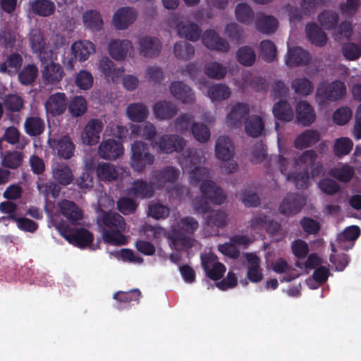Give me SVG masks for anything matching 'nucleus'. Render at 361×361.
Here are the masks:
<instances>
[{"label": "nucleus", "instance_id": "c756f323", "mask_svg": "<svg viewBox=\"0 0 361 361\" xmlns=\"http://www.w3.org/2000/svg\"><path fill=\"white\" fill-rule=\"evenodd\" d=\"M71 50L75 59L80 61H85L91 54L95 51V47L94 44L90 41L81 40L73 43Z\"/></svg>", "mask_w": 361, "mask_h": 361}, {"label": "nucleus", "instance_id": "f704fd0d", "mask_svg": "<svg viewBox=\"0 0 361 361\" xmlns=\"http://www.w3.org/2000/svg\"><path fill=\"white\" fill-rule=\"evenodd\" d=\"M320 139V135L316 130H305L298 135L295 140L294 145L297 149L307 148L315 145Z\"/></svg>", "mask_w": 361, "mask_h": 361}, {"label": "nucleus", "instance_id": "b1692460", "mask_svg": "<svg viewBox=\"0 0 361 361\" xmlns=\"http://www.w3.org/2000/svg\"><path fill=\"white\" fill-rule=\"evenodd\" d=\"M169 90L174 97L180 100L185 104H191L195 100L192 89L180 81H176L171 83Z\"/></svg>", "mask_w": 361, "mask_h": 361}, {"label": "nucleus", "instance_id": "3c124183", "mask_svg": "<svg viewBox=\"0 0 361 361\" xmlns=\"http://www.w3.org/2000/svg\"><path fill=\"white\" fill-rule=\"evenodd\" d=\"M291 87L298 94L307 96L312 93L314 85L307 78H298L293 80Z\"/></svg>", "mask_w": 361, "mask_h": 361}, {"label": "nucleus", "instance_id": "2f4dec72", "mask_svg": "<svg viewBox=\"0 0 361 361\" xmlns=\"http://www.w3.org/2000/svg\"><path fill=\"white\" fill-rule=\"evenodd\" d=\"M176 30L180 37H184L192 42H197L200 39L202 32L199 25L194 23L188 24L178 23Z\"/></svg>", "mask_w": 361, "mask_h": 361}, {"label": "nucleus", "instance_id": "774afa93", "mask_svg": "<svg viewBox=\"0 0 361 361\" xmlns=\"http://www.w3.org/2000/svg\"><path fill=\"white\" fill-rule=\"evenodd\" d=\"M353 145L352 140L348 137L338 138L334 144V152L336 157H341L350 152Z\"/></svg>", "mask_w": 361, "mask_h": 361}, {"label": "nucleus", "instance_id": "1a4fd4ad", "mask_svg": "<svg viewBox=\"0 0 361 361\" xmlns=\"http://www.w3.org/2000/svg\"><path fill=\"white\" fill-rule=\"evenodd\" d=\"M306 197L300 193L290 192L283 199L279 210L281 214L286 216L299 213L306 204Z\"/></svg>", "mask_w": 361, "mask_h": 361}, {"label": "nucleus", "instance_id": "de8ad7c7", "mask_svg": "<svg viewBox=\"0 0 361 361\" xmlns=\"http://www.w3.org/2000/svg\"><path fill=\"white\" fill-rule=\"evenodd\" d=\"M208 97L214 101H223L231 97L230 88L224 84H216L209 87Z\"/></svg>", "mask_w": 361, "mask_h": 361}, {"label": "nucleus", "instance_id": "a19ab883", "mask_svg": "<svg viewBox=\"0 0 361 361\" xmlns=\"http://www.w3.org/2000/svg\"><path fill=\"white\" fill-rule=\"evenodd\" d=\"M99 69L107 80H111L112 81L120 77L123 72V68H115L114 62L107 56H104L100 60Z\"/></svg>", "mask_w": 361, "mask_h": 361}, {"label": "nucleus", "instance_id": "13d9d810", "mask_svg": "<svg viewBox=\"0 0 361 361\" xmlns=\"http://www.w3.org/2000/svg\"><path fill=\"white\" fill-rule=\"evenodd\" d=\"M227 214L221 210L212 211L205 219V223L209 226L223 228L227 224Z\"/></svg>", "mask_w": 361, "mask_h": 361}, {"label": "nucleus", "instance_id": "f257e3e1", "mask_svg": "<svg viewBox=\"0 0 361 361\" xmlns=\"http://www.w3.org/2000/svg\"><path fill=\"white\" fill-rule=\"evenodd\" d=\"M207 176V169L200 166L195 167L190 176V183L193 185H197L202 181L200 184L202 195L196 197L192 202L194 210L202 214L209 212L211 202L219 205L226 199V195L221 188L212 180H204Z\"/></svg>", "mask_w": 361, "mask_h": 361}, {"label": "nucleus", "instance_id": "603ef678", "mask_svg": "<svg viewBox=\"0 0 361 361\" xmlns=\"http://www.w3.org/2000/svg\"><path fill=\"white\" fill-rule=\"evenodd\" d=\"M204 73L210 78L223 79L227 73V68L218 62H209L204 65Z\"/></svg>", "mask_w": 361, "mask_h": 361}, {"label": "nucleus", "instance_id": "c85d7f7f", "mask_svg": "<svg viewBox=\"0 0 361 361\" xmlns=\"http://www.w3.org/2000/svg\"><path fill=\"white\" fill-rule=\"evenodd\" d=\"M59 208L61 214L73 224L82 218V210L72 201L62 200L59 204Z\"/></svg>", "mask_w": 361, "mask_h": 361}, {"label": "nucleus", "instance_id": "ddd939ff", "mask_svg": "<svg viewBox=\"0 0 361 361\" xmlns=\"http://www.w3.org/2000/svg\"><path fill=\"white\" fill-rule=\"evenodd\" d=\"M63 67L53 61L47 63L42 71V78L45 85H54L59 83L64 76Z\"/></svg>", "mask_w": 361, "mask_h": 361}, {"label": "nucleus", "instance_id": "7ed1b4c3", "mask_svg": "<svg viewBox=\"0 0 361 361\" xmlns=\"http://www.w3.org/2000/svg\"><path fill=\"white\" fill-rule=\"evenodd\" d=\"M179 174L178 169L168 166L159 170L153 171L150 173L149 180H152V184L154 185L156 190H161L166 187L168 192L171 195H176L180 198L188 192V189L185 186L178 184L171 188L169 187V185H173L177 181Z\"/></svg>", "mask_w": 361, "mask_h": 361}, {"label": "nucleus", "instance_id": "a878e982", "mask_svg": "<svg viewBox=\"0 0 361 361\" xmlns=\"http://www.w3.org/2000/svg\"><path fill=\"white\" fill-rule=\"evenodd\" d=\"M53 142L52 147L60 158L69 159L73 156L75 145L68 136L64 135L58 140H53Z\"/></svg>", "mask_w": 361, "mask_h": 361}, {"label": "nucleus", "instance_id": "4d7b16f0", "mask_svg": "<svg viewBox=\"0 0 361 361\" xmlns=\"http://www.w3.org/2000/svg\"><path fill=\"white\" fill-rule=\"evenodd\" d=\"M259 50L262 59L268 63L274 61L276 57V47L269 39L262 40L259 44Z\"/></svg>", "mask_w": 361, "mask_h": 361}, {"label": "nucleus", "instance_id": "bb28decb", "mask_svg": "<svg viewBox=\"0 0 361 361\" xmlns=\"http://www.w3.org/2000/svg\"><path fill=\"white\" fill-rule=\"evenodd\" d=\"M131 47V42L128 39H113L109 44L108 50L113 59L116 61H123Z\"/></svg>", "mask_w": 361, "mask_h": 361}, {"label": "nucleus", "instance_id": "412c9836", "mask_svg": "<svg viewBox=\"0 0 361 361\" xmlns=\"http://www.w3.org/2000/svg\"><path fill=\"white\" fill-rule=\"evenodd\" d=\"M245 258L248 263L247 278L252 283H259L262 281L264 274L260 267V259L255 254L246 253Z\"/></svg>", "mask_w": 361, "mask_h": 361}, {"label": "nucleus", "instance_id": "bf43d9fd", "mask_svg": "<svg viewBox=\"0 0 361 361\" xmlns=\"http://www.w3.org/2000/svg\"><path fill=\"white\" fill-rule=\"evenodd\" d=\"M37 187L39 193L43 195L46 200H47L50 196L53 198H56L59 196L60 192V188L59 185L52 181H37Z\"/></svg>", "mask_w": 361, "mask_h": 361}, {"label": "nucleus", "instance_id": "5fc2aeb1", "mask_svg": "<svg viewBox=\"0 0 361 361\" xmlns=\"http://www.w3.org/2000/svg\"><path fill=\"white\" fill-rule=\"evenodd\" d=\"M86 99L82 96L74 97L69 102L68 110L73 117L82 116L87 111Z\"/></svg>", "mask_w": 361, "mask_h": 361}, {"label": "nucleus", "instance_id": "58836bf2", "mask_svg": "<svg viewBox=\"0 0 361 361\" xmlns=\"http://www.w3.org/2000/svg\"><path fill=\"white\" fill-rule=\"evenodd\" d=\"M255 27L262 33L272 34L278 27V20L273 16L261 15L255 21Z\"/></svg>", "mask_w": 361, "mask_h": 361}, {"label": "nucleus", "instance_id": "680f3d73", "mask_svg": "<svg viewBox=\"0 0 361 361\" xmlns=\"http://www.w3.org/2000/svg\"><path fill=\"white\" fill-rule=\"evenodd\" d=\"M352 116V109L349 106H343L333 113L332 121L338 126H344L349 122Z\"/></svg>", "mask_w": 361, "mask_h": 361}, {"label": "nucleus", "instance_id": "f8f14e48", "mask_svg": "<svg viewBox=\"0 0 361 361\" xmlns=\"http://www.w3.org/2000/svg\"><path fill=\"white\" fill-rule=\"evenodd\" d=\"M103 129V123L96 118L90 119L85 125L82 133L83 143L87 145H94L99 142L100 134Z\"/></svg>", "mask_w": 361, "mask_h": 361}, {"label": "nucleus", "instance_id": "423d86ee", "mask_svg": "<svg viewBox=\"0 0 361 361\" xmlns=\"http://www.w3.org/2000/svg\"><path fill=\"white\" fill-rule=\"evenodd\" d=\"M346 94V87L343 82L335 80L319 86L317 96L322 101L335 102L342 99Z\"/></svg>", "mask_w": 361, "mask_h": 361}, {"label": "nucleus", "instance_id": "4468645a", "mask_svg": "<svg viewBox=\"0 0 361 361\" xmlns=\"http://www.w3.org/2000/svg\"><path fill=\"white\" fill-rule=\"evenodd\" d=\"M123 153V147L121 142L109 139L102 142L99 147V154L104 159L115 160Z\"/></svg>", "mask_w": 361, "mask_h": 361}, {"label": "nucleus", "instance_id": "0e129e2a", "mask_svg": "<svg viewBox=\"0 0 361 361\" xmlns=\"http://www.w3.org/2000/svg\"><path fill=\"white\" fill-rule=\"evenodd\" d=\"M4 104L8 111L18 112L23 108L24 100L18 94H8L4 98Z\"/></svg>", "mask_w": 361, "mask_h": 361}, {"label": "nucleus", "instance_id": "393cba45", "mask_svg": "<svg viewBox=\"0 0 361 361\" xmlns=\"http://www.w3.org/2000/svg\"><path fill=\"white\" fill-rule=\"evenodd\" d=\"M296 118L298 123L304 126H310L316 118L314 109L306 102H298L296 106Z\"/></svg>", "mask_w": 361, "mask_h": 361}, {"label": "nucleus", "instance_id": "dca6fc26", "mask_svg": "<svg viewBox=\"0 0 361 361\" xmlns=\"http://www.w3.org/2000/svg\"><path fill=\"white\" fill-rule=\"evenodd\" d=\"M359 226L353 225L345 228L343 231L339 233L336 238L337 246L343 250H348L353 248L355 241L360 235Z\"/></svg>", "mask_w": 361, "mask_h": 361}, {"label": "nucleus", "instance_id": "0eeeda50", "mask_svg": "<svg viewBox=\"0 0 361 361\" xmlns=\"http://www.w3.org/2000/svg\"><path fill=\"white\" fill-rule=\"evenodd\" d=\"M61 235L71 244L80 248H85L92 243L93 234L85 228H64Z\"/></svg>", "mask_w": 361, "mask_h": 361}, {"label": "nucleus", "instance_id": "72a5a7b5", "mask_svg": "<svg viewBox=\"0 0 361 361\" xmlns=\"http://www.w3.org/2000/svg\"><path fill=\"white\" fill-rule=\"evenodd\" d=\"M245 129L247 135L258 137L264 130V123L258 115L249 116L245 121Z\"/></svg>", "mask_w": 361, "mask_h": 361}, {"label": "nucleus", "instance_id": "cd10ccee", "mask_svg": "<svg viewBox=\"0 0 361 361\" xmlns=\"http://www.w3.org/2000/svg\"><path fill=\"white\" fill-rule=\"evenodd\" d=\"M307 37L316 47H324L328 41L326 34L315 23H310L305 27Z\"/></svg>", "mask_w": 361, "mask_h": 361}, {"label": "nucleus", "instance_id": "c03bdc74", "mask_svg": "<svg viewBox=\"0 0 361 361\" xmlns=\"http://www.w3.org/2000/svg\"><path fill=\"white\" fill-rule=\"evenodd\" d=\"M30 6L32 12L40 16H49L55 10V5L51 0H34Z\"/></svg>", "mask_w": 361, "mask_h": 361}, {"label": "nucleus", "instance_id": "f03ea898", "mask_svg": "<svg viewBox=\"0 0 361 361\" xmlns=\"http://www.w3.org/2000/svg\"><path fill=\"white\" fill-rule=\"evenodd\" d=\"M97 224L104 228L103 238L114 245H125L127 242L123 232L126 230L124 218L115 212H102L97 217Z\"/></svg>", "mask_w": 361, "mask_h": 361}, {"label": "nucleus", "instance_id": "6ab92c4d", "mask_svg": "<svg viewBox=\"0 0 361 361\" xmlns=\"http://www.w3.org/2000/svg\"><path fill=\"white\" fill-rule=\"evenodd\" d=\"M155 190L151 180L147 182L143 179H137L132 183L130 192L135 198L149 199L154 196Z\"/></svg>", "mask_w": 361, "mask_h": 361}, {"label": "nucleus", "instance_id": "052dcab7", "mask_svg": "<svg viewBox=\"0 0 361 361\" xmlns=\"http://www.w3.org/2000/svg\"><path fill=\"white\" fill-rule=\"evenodd\" d=\"M38 69L35 65H27L18 73V79L24 85H31L37 77Z\"/></svg>", "mask_w": 361, "mask_h": 361}, {"label": "nucleus", "instance_id": "6e6552de", "mask_svg": "<svg viewBox=\"0 0 361 361\" xmlns=\"http://www.w3.org/2000/svg\"><path fill=\"white\" fill-rule=\"evenodd\" d=\"M159 152L171 154L174 152H180L185 147V140L176 134H164L159 136L154 142Z\"/></svg>", "mask_w": 361, "mask_h": 361}, {"label": "nucleus", "instance_id": "473e14b6", "mask_svg": "<svg viewBox=\"0 0 361 361\" xmlns=\"http://www.w3.org/2000/svg\"><path fill=\"white\" fill-rule=\"evenodd\" d=\"M54 179L60 185L66 186L71 184L73 175L69 166L63 163H58L52 169Z\"/></svg>", "mask_w": 361, "mask_h": 361}, {"label": "nucleus", "instance_id": "6e6d98bb", "mask_svg": "<svg viewBox=\"0 0 361 361\" xmlns=\"http://www.w3.org/2000/svg\"><path fill=\"white\" fill-rule=\"evenodd\" d=\"M96 173L99 179L102 180H114L116 179L118 176L114 166L109 163L97 164Z\"/></svg>", "mask_w": 361, "mask_h": 361}, {"label": "nucleus", "instance_id": "8fccbe9b", "mask_svg": "<svg viewBox=\"0 0 361 361\" xmlns=\"http://www.w3.org/2000/svg\"><path fill=\"white\" fill-rule=\"evenodd\" d=\"M173 51L176 56L180 60L188 61L194 56L195 48L189 42L181 41L175 44Z\"/></svg>", "mask_w": 361, "mask_h": 361}, {"label": "nucleus", "instance_id": "69168bd1", "mask_svg": "<svg viewBox=\"0 0 361 361\" xmlns=\"http://www.w3.org/2000/svg\"><path fill=\"white\" fill-rule=\"evenodd\" d=\"M30 42L33 52L42 57L45 52V42L42 34L39 30H33L30 34Z\"/></svg>", "mask_w": 361, "mask_h": 361}, {"label": "nucleus", "instance_id": "4be33fe9", "mask_svg": "<svg viewBox=\"0 0 361 361\" xmlns=\"http://www.w3.org/2000/svg\"><path fill=\"white\" fill-rule=\"evenodd\" d=\"M140 297L141 292L137 288L129 291H118L114 295V299L116 300V307L119 310L129 308L133 302L138 303Z\"/></svg>", "mask_w": 361, "mask_h": 361}, {"label": "nucleus", "instance_id": "f3484780", "mask_svg": "<svg viewBox=\"0 0 361 361\" xmlns=\"http://www.w3.org/2000/svg\"><path fill=\"white\" fill-rule=\"evenodd\" d=\"M136 11L130 7L118 8L114 15L113 23L118 30L128 28L136 19Z\"/></svg>", "mask_w": 361, "mask_h": 361}, {"label": "nucleus", "instance_id": "7c9ffc66", "mask_svg": "<svg viewBox=\"0 0 361 361\" xmlns=\"http://www.w3.org/2000/svg\"><path fill=\"white\" fill-rule=\"evenodd\" d=\"M153 111L155 117L159 120H167L173 118L177 113L178 109L175 104L165 100L157 102Z\"/></svg>", "mask_w": 361, "mask_h": 361}, {"label": "nucleus", "instance_id": "a211bd4d", "mask_svg": "<svg viewBox=\"0 0 361 361\" xmlns=\"http://www.w3.org/2000/svg\"><path fill=\"white\" fill-rule=\"evenodd\" d=\"M311 54L300 47L288 48L286 61L288 66H306L311 61Z\"/></svg>", "mask_w": 361, "mask_h": 361}, {"label": "nucleus", "instance_id": "20e7f679", "mask_svg": "<svg viewBox=\"0 0 361 361\" xmlns=\"http://www.w3.org/2000/svg\"><path fill=\"white\" fill-rule=\"evenodd\" d=\"M199 227L198 221L192 216L180 218L177 223V228L172 231V240L175 245L183 249L190 248L193 245L192 236Z\"/></svg>", "mask_w": 361, "mask_h": 361}, {"label": "nucleus", "instance_id": "49530a36", "mask_svg": "<svg viewBox=\"0 0 361 361\" xmlns=\"http://www.w3.org/2000/svg\"><path fill=\"white\" fill-rule=\"evenodd\" d=\"M317 154L313 149L306 150L298 157L295 158L294 164L295 166H300L304 169H312L315 165Z\"/></svg>", "mask_w": 361, "mask_h": 361}, {"label": "nucleus", "instance_id": "2eb2a0df", "mask_svg": "<svg viewBox=\"0 0 361 361\" xmlns=\"http://www.w3.org/2000/svg\"><path fill=\"white\" fill-rule=\"evenodd\" d=\"M250 106L243 102H237L231 109L230 113L226 116V122L227 126L231 127L239 126L243 121L249 116Z\"/></svg>", "mask_w": 361, "mask_h": 361}, {"label": "nucleus", "instance_id": "5701e85b", "mask_svg": "<svg viewBox=\"0 0 361 361\" xmlns=\"http://www.w3.org/2000/svg\"><path fill=\"white\" fill-rule=\"evenodd\" d=\"M215 153L217 159L223 161H228L234 154V146L231 139L226 136H219L215 145Z\"/></svg>", "mask_w": 361, "mask_h": 361}, {"label": "nucleus", "instance_id": "864d4df0", "mask_svg": "<svg viewBox=\"0 0 361 361\" xmlns=\"http://www.w3.org/2000/svg\"><path fill=\"white\" fill-rule=\"evenodd\" d=\"M236 59L243 66H251L255 61L256 54L252 47L243 46L237 51Z\"/></svg>", "mask_w": 361, "mask_h": 361}, {"label": "nucleus", "instance_id": "9b49d317", "mask_svg": "<svg viewBox=\"0 0 361 361\" xmlns=\"http://www.w3.org/2000/svg\"><path fill=\"white\" fill-rule=\"evenodd\" d=\"M44 106L49 114L53 116H60L67 109L68 98L63 92H56L48 97Z\"/></svg>", "mask_w": 361, "mask_h": 361}, {"label": "nucleus", "instance_id": "09e8293b", "mask_svg": "<svg viewBox=\"0 0 361 361\" xmlns=\"http://www.w3.org/2000/svg\"><path fill=\"white\" fill-rule=\"evenodd\" d=\"M2 157L1 165L7 169H16L23 161V154L18 151H8Z\"/></svg>", "mask_w": 361, "mask_h": 361}, {"label": "nucleus", "instance_id": "39448f33", "mask_svg": "<svg viewBox=\"0 0 361 361\" xmlns=\"http://www.w3.org/2000/svg\"><path fill=\"white\" fill-rule=\"evenodd\" d=\"M131 152L130 164L135 171L142 172L154 162V155L149 152V147L145 142L135 141L132 144Z\"/></svg>", "mask_w": 361, "mask_h": 361}, {"label": "nucleus", "instance_id": "4c0bfd02", "mask_svg": "<svg viewBox=\"0 0 361 361\" xmlns=\"http://www.w3.org/2000/svg\"><path fill=\"white\" fill-rule=\"evenodd\" d=\"M126 114L131 121L141 123L147 118L148 109L141 102L132 103L127 106Z\"/></svg>", "mask_w": 361, "mask_h": 361}, {"label": "nucleus", "instance_id": "aec40b11", "mask_svg": "<svg viewBox=\"0 0 361 361\" xmlns=\"http://www.w3.org/2000/svg\"><path fill=\"white\" fill-rule=\"evenodd\" d=\"M139 51L145 57L158 56L161 51V42L157 37H142L139 39Z\"/></svg>", "mask_w": 361, "mask_h": 361}, {"label": "nucleus", "instance_id": "a18cd8bd", "mask_svg": "<svg viewBox=\"0 0 361 361\" xmlns=\"http://www.w3.org/2000/svg\"><path fill=\"white\" fill-rule=\"evenodd\" d=\"M236 19L238 22L245 25H251L254 20V11L252 8L245 3L238 4L235 10Z\"/></svg>", "mask_w": 361, "mask_h": 361}, {"label": "nucleus", "instance_id": "c9c22d12", "mask_svg": "<svg viewBox=\"0 0 361 361\" xmlns=\"http://www.w3.org/2000/svg\"><path fill=\"white\" fill-rule=\"evenodd\" d=\"M272 111L275 118L281 121L289 122L294 116L290 104L286 100H280L275 103Z\"/></svg>", "mask_w": 361, "mask_h": 361}, {"label": "nucleus", "instance_id": "e433bc0d", "mask_svg": "<svg viewBox=\"0 0 361 361\" xmlns=\"http://www.w3.org/2000/svg\"><path fill=\"white\" fill-rule=\"evenodd\" d=\"M157 128L154 124L147 121L142 126L133 125L130 135L133 137L140 136L145 140H152L157 135Z\"/></svg>", "mask_w": 361, "mask_h": 361}, {"label": "nucleus", "instance_id": "338daca9", "mask_svg": "<svg viewBox=\"0 0 361 361\" xmlns=\"http://www.w3.org/2000/svg\"><path fill=\"white\" fill-rule=\"evenodd\" d=\"M191 132L194 137L200 142H206L210 137L209 128L202 123H194L191 126Z\"/></svg>", "mask_w": 361, "mask_h": 361}, {"label": "nucleus", "instance_id": "9d476101", "mask_svg": "<svg viewBox=\"0 0 361 361\" xmlns=\"http://www.w3.org/2000/svg\"><path fill=\"white\" fill-rule=\"evenodd\" d=\"M203 44L209 49L226 53L229 51L230 45L227 40L213 30L204 31L202 37Z\"/></svg>", "mask_w": 361, "mask_h": 361}, {"label": "nucleus", "instance_id": "37998d69", "mask_svg": "<svg viewBox=\"0 0 361 361\" xmlns=\"http://www.w3.org/2000/svg\"><path fill=\"white\" fill-rule=\"evenodd\" d=\"M83 22L85 27L92 31H99L103 26V20L99 12L88 10L83 14Z\"/></svg>", "mask_w": 361, "mask_h": 361}, {"label": "nucleus", "instance_id": "79ce46f5", "mask_svg": "<svg viewBox=\"0 0 361 361\" xmlns=\"http://www.w3.org/2000/svg\"><path fill=\"white\" fill-rule=\"evenodd\" d=\"M25 131L30 136H39L44 130V121L39 116H30L25 119Z\"/></svg>", "mask_w": 361, "mask_h": 361}, {"label": "nucleus", "instance_id": "ea45409f", "mask_svg": "<svg viewBox=\"0 0 361 361\" xmlns=\"http://www.w3.org/2000/svg\"><path fill=\"white\" fill-rule=\"evenodd\" d=\"M320 25L326 30H331L336 27L339 21V15L332 10H324L317 16Z\"/></svg>", "mask_w": 361, "mask_h": 361}, {"label": "nucleus", "instance_id": "e2e57ef3", "mask_svg": "<svg viewBox=\"0 0 361 361\" xmlns=\"http://www.w3.org/2000/svg\"><path fill=\"white\" fill-rule=\"evenodd\" d=\"M287 180L294 183L298 189H305L308 187L309 171L304 169L302 172L287 174Z\"/></svg>", "mask_w": 361, "mask_h": 361}]
</instances>
